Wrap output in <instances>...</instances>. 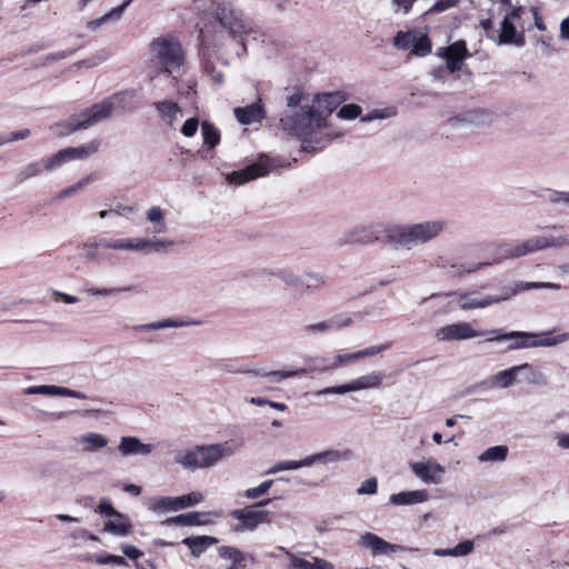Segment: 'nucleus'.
<instances>
[{
    "label": "nucleus",
    "instance_id": "f257e3e1",
    "mask_svg": "<svg viewBox=\"0 0 569 569\" xmlns=\"http://www.w3.org/2000/svg\"><path fill=\"white\" fill-rule=\"evenodd\" d=\"M280 122L284 131L302 140V148L306 151L321 150L332 140L330 133L326 132V116L311 104L287 111L280 118Z\"/></svg>",
    "mask_w": 569,
    "mask_h": 569
},
{
    "label": "nucleus",
    "instance_id": "f03ea898",
    "mask_svg": "<svg viewBox=\"0 0 569 569\" xmlns=\"http://www.w3.org/2000/svg\"><path fill=\"white\" fill-rule=\"evenodd\" d=\"M134 90H126L113 94L91 107L68 117L66 120L56 123L52 128L59 136H69L76 131L86 130L98 122L111 117L113 110L128 111L134 109L132 99Z\"/></svg>",
    "mask_w": 569,
    "mask_h": 569
},
{
    "label": "nucleus",
    "instance_id": "7ed1b4c3",
    "mask_svg": "<svg viewBox=\"0 0 569 569\" xmlns=\"http://www.w3.org/2000/svg\"><path fill=\"white\" fill-rule=\"evenodd\" d=\"M442 220H428L419 223L390 224L386 228V240L395 248L411 250L417 246L427 243L445 230Z\"/></svg>",
    "mask_w": 569,
    "mask_h": 569
},
{
    "label": "nucleus",
    "instance_id": "20e7f679",
    "mask_svg": "<svg viewBox=\"0 0 569 569\" xmlns=\"http://www.w3.org/2000/svg\"><path fill=\"white\" fill-rule=\"evenodd\" d=\"M241 445L233 440L212 445L196 446L174 453V462L187 470L209 469L220 460L233 456Z\"/></svg>",
    "mask_w": 569,
    "mask_h": 569
},
{
    "label": "nucleus",
    "instance_id": "39448f33",
    "mask_svg": "<svg viewBox=\"0 0 569 569\" xmlns=\"http://www.w3.org/2000/svg\"><path fill=\"white\" fill-rule=\"evenodd\" d=\"M489 338L486 342L507 341V351L531 348H550L569 341V332H562L552 336L551 331L529 332V331H510L505 332L502 329L488 330Z\"/></svg>",
    "mask_w": 569,
    "mask_h": 569
},
{
    "label": "nucleus",
    "instance_id": "423d86ee",
    "mask_svg": "<svg viewBox=\"0 0 569 569\" xmlns=\"http://www.w3.org/2000/svg\"><path fill=\"white\" fill-rule=\"evenodd\" d=\"M184 62V52L178 40L172 37L154 38L149 44V64L157 73H164L173 80L180 76Z\"/></svg>",
    "mask_w": 569,
    "mask_h": 569
},
{
    "label": "nucleus",
    "instance_id": "0eeeda50",
    "mask_svg": "<svg viewBox=\"0 0 569 569\" xmlns=\"http://www.w3.org/2000/svg\"><path fill=\"white\" fill-rule=\"evenodd\" d=\"M560 288H561L560 284L553 283V282L518 281V282H515L512 286L502 287L500 296H492V295L480 296V295H476L475 292L461 293L459 297V307L462 310L482 309V308H488L492 305L506 301L522 291L532 290V289L559 290Z\"/></svg>",
    "mask_w": 569,
    "mask_h": 569
},
{
    "label": "nucleus",
    "instance_id": "6e6552de",
    "mask_svg": "<svg viewBox=\"0 0 569 569\" xmlns=\"http://www.w3.org/2000/svg\"><path fill=\"white\" fill-rule=\"evenodd\" d=\"M212 16L232 37L242 36L251 31L249 19L232 1H212Z\"/></svg>",
    "mask_w": 569,
    "mask_h": 569
},
{
    "label": "nucleus",
    "instance_id": "1a4fd4ad",
    "mask_svg": "<svg viewBox=\"0 0 569 569\" xmlns=\"http://www.w3.org/2000/svg\"><path fill=\"white\" fill-rule=\"evenodd\" d=\"M562 246H569V234L532 237L516 246H503L502 253L507 259H515L542 249Z\"/></svg>",
    "mask_w": 569,
    "mask_h": 569
},
{
    "label": "nucleus",
    "instance_id": "9d476101",
    "mask_svg": "<svg viewBox=\"0 0 569 569\" xmlns=\"http://www.w3.org/2000/svg\"><path fill=\"white\" fill-rule=\"evenodd\" d=\"M270 501V499H266L253 507L232 510L231 517L239 521L234 530L237 532L253 531L259 525L270 523L269 517L271 512L269 510L258 509V507L267 506Z\"/></svg>",
    "mask_w": 569,
    "mask_h": 569
},
{
    "label": "nucleus",
    "instance_id": "9b49d317",
    "mask_svg": "<svg viewBox=\"0 0 569 569\" xmlns=\"http://www.w3.org/2000/svg\"><path fill=\"white\" fill-rule=\"evenodd\" d=\"M270 169L271 164L269 158L261 156L257 162L227 174V181L229 183L240 186L250 180L267 176L270 172Z\"/></svg>",
    "mask_w": 569,
    "mask_h": 569
},
{
    "label": "nucleus",
    "instance_id": "f8f14e48",
    "mask_svg": "<svg viewBox=\"0 0 569 569\" xmlns=\"http://www.w3.org/2000/svg\"><path fill=\"white\" fill-rule=\"evenodd\" d=\"M482 336H488V330H475L468 322L447 325L436 331V338L439 341L467 340Z\"/></svg>",
    "mask_w": 569,
    "mask_h": 569
},
{
    "label": "nucleus",
    "instance_id": "ddd939ff",
    "mask_svg": "<svg viewBox=\"0 0 569 569\" xmlns=\"http://www.w3.org/2000/svg\"><path fill=\"white\" fill-rule=\"evenodd\" d=\"M522 11V7H517L505 16L501 22L499 43H515L517 47L525 46L523 34L517 36L516 27L513 24V21L520 17Z\"/></svg>",
    "mask_w": 569,
    "mask_h": 569
},
{
    "label": "nucleus",
    "instance_id": "4468645a",
    "mask_svg": "<svg viewBox=\"0 0 569 569\" xmlns=\"http://www.w3.org/2000/svg\"><path fill=\"white\" fill-rule=\"evenodd\" d=\"M203 500V496L200 492H191L180 497H163L154 502L153 511L169 510L177 511L188 507L198 505Z\"/></svg>",
    "mask_w": 569,
    "mask_h": 569
},
{
    "label": "nucleus",
    "instance_id": "2eb2a0df",
    "mask_svg": "<svg viewBox=\"0 0 569 569\" xmlns=\"http://www.w3.org/2000/svg\"><path fill=\"white\" fill-rule=\"evenodd\" d=\"M409 467L417 478L425 483L438 485L442 480L445 473V467L436 461L427 462H409Z\"/></svg>",
    "mask_w": 569,
    "mask_h": 569
},
{
    "label": "nucleus",
    "instance_id": "dca6fc26",
    "mask_svg": "<svg viewBox=\"0 0 569 569\" xmlns=\"http://www.w3.org/2000/svg\"><path fill=\"white\" fill-rule=\"evenodd\" d=\"M438 54L446 58L447 69L451 73L461 70L465 59L469 56L463 40L456 41L447 48L439 49Z\"/></svg>",
    "mask_w": 569,
    "mask_h": 569
},
{
    "label": "nucleus",
    "instance_id": "f3484780",
    "mask_svg": "<svg viewBox=\"0 0 569 569\" xmlns=\"http://www.w3.org/2000/svg\"><path fill=\"white\" fill-rule=\"evenodd\" d=\"M359 545L362 548L370 549L372 556L390 555L405 550L402 546L392 545L372 532H366L361 535Z\"/></svg>",
    "mask_w": 569,
    "mask_h": 569
},
{
    "label": "nucleus",
    "instance_id": "a211bd4d",
    "mask_svg": "<svg viewBox=\"0 0 569 569\" xmlns=\"http://www.w3.org/2000/svg\"><path fill=\"white\" fill-rule=\"evenodd\" d=\"M236 119L244 126L261 122L266 118V110L262 100L259 98L253 103L233 109Z\"/></svg>",
    "mask_w": 569,
    "mask_h": 569
},
{
    "label": "nucleus",
    "instance_id": "6ab92c4d",
    "mask_svg": "<svg viewBox=\"0 0 569 569\" xmlns=\"http://www.w3.org/2000/svg\"><path fill=\"white\" fill-rule=\"evenodd\" d=\"M153 450V445L143 443L139 438L133 436L121 437L118 445V451L122 456H149Z\"/></svg>",
    "mask_w": 569,
    "mask_h": 569
},
{
    "label": "nucleus",
    "instance_id": "aec40b11",
    "mask_svg": "<svg viewBox=\"0 0 569 569\" xmlns=\"http://www.w3.org/2000/svg\"><path fill=\"white\" fill-rule=\"evenodd\" d=\"M429 493L426 489L402 491L389 497V502L395 506H410L427 501Z\"/></svg>",
    "mask_w": 569,
    "mask_h": 569
},
{
    "label": "nucleus",
    "instance_id": "412c9836",
    "mask_svg": "<svg viewBox=\"0 0 569 569\" xmlns=\"http://www.w3.org/2000/svg\"><path fill=\"white\" fill-rule=\"evenodd\" d=\"M83 452H94L108 446V439L101 433L88 432L74 438Z\"/></svg>",
    "mask_w": 569,
    "mask_h": 569
},
{
    "label": "nucleus",
    "instance_id": "4be33fe9",
    "mask_svg": "<svg viewBox=\"0 0 569 569\" xmlns=\"http://www.w3.org/2000/svg\"><path fill=\"white\" fill-rule=\"evenodd\" d=\"M308 367L299 368L301 376L303 375H313V373H323L328 371L336 370L333 358L326 356H315L307 358Z\"/></svg>",
    "mask_w": 569,
    "mask_h": 569
},
{
    "label": "nucleus",
    "instance_id": "5701e85b",
    "mask_svg": "<svg viewBox=\"0 0 569 569\" xmlns=\"http://www.w3.org/2000/svg\"><path fill=\"white\" fill-rule=\"evenodd\" d=\"M201 38V54L203 59V70L204 72L211 78V80L217 83L221 84L223 82L224 76L221 70H217L216 66L213 64L211 58L213 54V50H211L203 38V32H200Z\"/></svg>",
    "mask_w": 569,
    "mask_h": 569
},
{
    "label": "nucleus",
    "instance_id": "b1692460",
    "mask_svg": "<svg viewBox=\"0 0 569 569\" xmlns=\"http://www.w3.org/2000/svg\"><path fill=\"white\" fill-rule=\"evenodd\" d=\"M379 239L373 226H361L349 231L345 237L346 243H370Z\"/></svg>",
    "mask_w": 569,
    "mask_h": 569
},
{
    "label": "nucleus",
    "instance_id": "393cba45",
    "mask_svg": "<svg viewBox=\"0 0 569 569\" xmlns=\"http://www.w3.org/2000/svg\"><path fill=\"white\" fill-rule=\"evenodd\" d=\"M386 376L381 371H371L367 375L360 376L351 381L353 392L365 389H378L382 385Z\"/></svg>",
    "mask_w": 569,
    "mask_h": 569
},
{
    "label": "nucleus",
    "instance_id": "a878e982",
    "mask_svg": "<svg viewBox=\"0 0 569 569\" xmlns=\"http://www.w3.org/2000/svg\"><path fill=\"white\" fill-rule=\"evenodd\" d=\"M289 567L292 569H333V565L327 560L312 557L311 560L302 559L293 553L287 552Z\"/></svg>",
    "mask_w": 569,
    "mask_h": 569
},
{
    "label": "nucleus",
    "instance_id": "bb28decb",
    "mask_svg": "<svg viewBox=\"0 0 569 569\" xmlns=\"http://www.w3.org/2000/svg\"><path fill=\"white\" fill-rule=\"evenodd\" d=\"M182 543L190 549L193 557H199L209 547L217 545L218 539L211 536H194L184 538Z\"/></svg>",
    "mask_w": 569,
    "mask_h": 569
},
{
    "label": "nucleus",
    "instance_id": "cd10ccee",
    "mask_svg": "<svg viewBox=\"0 0 569 569\" xmlns=\"http://www.w3.org/2000/svg\"><path fill=\"white\" fill-rule=\"evenodd\" d=\"M156 110L168 126L172 127L177 117L181 114V108L171 100L158 101L153 103Z\"/></svg>",
    "mask_w": 569,
    "mask_h": 569
},
{
    "label": "nucleus",
    "instance_id": "c85d7f7f",
    "mask_svg": "<svg viewBox=\"0 0 569 569\" xmlns=\"http://www.w3.org/2000/svg\"><path fill=\"white\" fill-rule=\"evenodd\" d=\"M100 144L101 141L99 139H94L87 144L66 148V151L68 153L70 161L84 160L90 156L97 153L99 151Z\"/></svg>",
    "mask_w": 569,
    "mask_h": 569
},
{
    "label": "nucleus",
    "instance_id": "c756f323",
    "mask_svg": "<svg viewBox=\"0 0 569 569\" xmlns=\"http://www.w3.org/2000/svg\"><path fill=\"white\" fill-rule=\"evenodd\" d=\"M114 518V520H108L104 523L103 531L119 537L129 535L131 531V523L128 516L120 512Z\"/></svg>",
    "mask_w": 569,
    "mask_h": 569
},
{
    "label": "nucleus",
    "instance_id": "7c9ffc66",
    "mask_svg": "<svg viewBox=\"0 0 569 569\" xmlns=\"http://www.w3.org/2000/svg\"><path fill=\"white\" fill-rule=\"evenodd\" d=\"M495 119V113L488 109H472L462 114V121L473 126H489Z\"/></svg>",
    "mask_w": 569,
    "mask_h": 569
},
{
    "label": "nucleus",
    "instance_id": "2f4dec72",
    "mask_svg": "<svg viewBox=\"0 0 569 569\" xmlns=\"http://www.w3.org/2000/svg\"><path fill=\"white\" fill-rule=\"evenodd\" d=\"M343 100L345 98L340 92L319 93L315 98L318 106L326 111V113H323L326 118L331 114Z\"/></svg>",
    "mask_w": 569,
    "mask_h": 569
},
{
    "label": "nucleus",
    "instance_id": "473e14b6",
    "mask_svg": "<svg viewBox=\"0 0 569 569\" xmlns=\"http://www.w3.org/2000/svg\"><path fill=\"white\" fill-rule=\"evenodd\" d=\"M517 368L520 382L529 385H545L546 378L543 373L537 370L532 365L521 363L518 365Z\"/></svg>",
    "mask_w": 569,
    "mask_h": 569
},
{
    "label": "nucleus",
    "instance_id": "72a5a7b5",
    "mask_svg": "<svg viewBox=\"0 0 569 569\" xmlns=\"http://www.w3.org/2000/svg\"><path fill=\"white\" fill-rule=\"evenodd\" d=\"M509 449L507 446H493L486 449L478 456V461L481 463H497L503 462L508 457Z\"/></svg>",
    "mask_w": 569,
    "mask_h": 569
},
{
    "label": "nucleus",
    "instance_id": "f704fd0d",
    "mask_svg": "<svg viewBox=\"0 0 569 569\" xmlns=\"http://www.w3.org/2000/svg\"><path fill=\"white\" fill-rule=\"evenodd\" d=\"M518 368L513 366L509 369L501 370L492 377V383L499 388L506 389L519 383Z\"/></svg>",
    "mask_w": 569,
    "mask_h": 569
},
{
    "label": "nucleus",
    "instance_id": "c9c22d12",
    "mask_svg": "<svg viewBox=\"0 0 569 569\" xmlns=\"http://www.w3.org/2000/svg\"><path fill=\"white\" fill-rule=\"evenodd\" d=\"M132 0H124L120 6L112 8L108 13L102 17L91 20L87 23L88 29L96 30L100 28L102 24L110 20H118L122 16L123 11L129 7Z\"/></svg>",
    "mask_w": 569,
    "mask_h": 569
},
{
    "label": "nucleus",
    "instance_id": "e433bc0d",
    "mask_svg": "<svg viewBox=\"0 0 569 569\" xmlns=\"http://www.w3.org/2000/svg\"><path fill=\"white\" fill-rule=\"evenodd\" d=\"M491 263L489 261L483 262H470V263H462V262H453L450 264L449 276L450 277H462L465 274L477 272L478 270L490 266Z\"/></svg>",
    "mask_w": 569,
    "mask_h": 569
},
{
    "label": "nucleus",
    "instance_id": "4c0bfd02",
    "mask_svg": "<svg viewBox=\"0 0 569 569\" xmlns=\"http://www.w3.org/2000/svg\"><path fill=\"white\" fill-rule=\"evenodd\" d=\"M147 220L152 223V231L154 233H164L168 230L164 221V214L160 207H151L146 212Z\"/></svg>",
    "mask_w": 569,
    "mask_h": 569
},
{
    "label": "nucleus",
    "instance_id": "58836bf2",
    "mask_svg": "<svg viewBox=\"0 0 569 569\" xmlns=\"http://www.w3.org/2000/svg\"><path fill=\"white\" fill-rule=\"evenodd\" d=\"M93 247H102V248L113 249V250L132 251V238H119V239L101 238V239L94 241Z\"/></svg>",
    "mask_w": 569,
    "mask_h": 569
},
{
    "label": "nucleus",
    "instance_id": "ea45409f",
    "mask_svg": "<svg viewBox=\"0 0 569 569\" xmlns=\"http://www.w3.org/2000/svg\"><path fill=\"white\" fill-rule=\"evenodd\" d=\"M303 467H310V460L309 456L305 457L301 460H283L274 466H272L270 469H268L267 475H276L281 471L286 470H297Z\"/></svg>",
    "mask_w": 569,
    "mask_h": 569
},
{
    "label": "nucleus",
    "instance_id": "a19ab883",
    "mask_svg": "<svg viewBox=\"0 0 569 569\" xmlns=\"http://www.w3.org/2000/svg\"><path fill=\"white\" fill-rule=\"evenodd\" d=\"M347 455H348V451L342 452V451L335 450V449L313 453V455L309 456L310 466H312L316 462L333 463V462L339 461Z\"/></svg>",
    "mask_w": 569,
    "mask_h": 569
},
{
    "label": "nucleus",
    "instance_id": "79ce46f5",
    "mask_svg": "<svg viewBox=\"0 0 569 569\" xmlns=\"http://www.w3.org/2000/svg\"><path fill=\"white\" fill-rule=\"evenodd\" d=\"M201 133L203 138V146L208 149L214 148L220 141L219 130L208 121L202 122Z\"/></svg>",
    "mask_w": 569,
    "mask_h": 569
},
{
    "label": "nucleus",
    "instance_id": "37998d69",
    "mask_svg": "<svg viewBox=\"0 0 569 569\" xmlns=\"http://www.w3.org/2000/svg\"><path fill=\"white\" fill-rule=\"evenodd\" d=\"M202 516L203 515L200 512H189L169 518L166 523L177 526H199L203 523L201 520Z\"/></svg>",
    "mask_w": 569,
    "mask_h": 569
},
{
    "label": "nucleus",
    "instance_id": "c03bdc74",
    "mask_svg": "<svg viewBox=\"0 0 569 569\" xmlns=\"http://www.w3.org/2000/svg\"><path fill=\"white\" fill-rule=\"evenodd\" d=\"M184 323L179 322L172 319H163L160 321L149 322L144 325H137L133 327L136 331H151V330H160V329H167V328H179L182 327Z\"/></svg>",
    "mask_w": 569,
    "mask_h": 569
},
{
    "label": "nucleus",
    "instance_id": "a18cd8bd",
    "mask_svg": "<svg viewBox=\"0 0 569 569\" xmlns=\"http://www.w3.org/2000/svg\"><path fill=\"white\" fill-rule=\"evenodd\" d=\"M43 169L42 159L40 161L30 162L17 174V181L21 183L30 178L37 177Z\"/></svg>",
    "mask_w": 569,
    "mask_h": 569
},
{
    "label": "nucleus",
    "instance_id": "49530a36",
    "mask_svg": "<svg viewBox=\"0 0 569 569\" xmlns=\"http://www.w3.org/2000/svg\"><path fill=\"white\" fill-rule=\"evenodd\" d=\"M69 161H70V159L68 157L66 148L59 150L57 153H54L53 156H51L49 158L42 159L43 168L47 171L54 170L56 168H58Z\"/></svg>",
    "mask_w": 569,
    "mask_h": 569
},
{
    "label": "nucleus",
    "instance_id": "de8ad7c7",
    "mask_svg": "<svg viewBox=\"0 0 569 569\" xmlns=\"http://www.w3.org/2000/svg\"><path fill=\"white\" fill-rule=\"evenodd\" d=\"M218 555L221 559L228 560L231 563H241L244 560V555L239 549L231 546L219 547Z\"/></svg>",
    "mask_w": 569,
    "mask_h": 569
},
{
    "label": "nucleus",
    "instance_id": "09e8293b",
    "mask_svg": "<svg viewBox=\"0 0 569 569\" xmlns=\"http://www.w3.org/2000/svg\"><path fill=\"white\" fill-rule=\"evenodd\" d=\"M62 387L58 386H31L24 389V395H42L61 397Z\"/></svg>",
    "mask_w": 569,
    "mask_h": 569
},
{
    "label": "nucleus",
    "instance_id": "8fccbe9b",
    "mask_svg": "<svg viewBox=\"0 0 569 569\" xmlns=\"http://www.w3.org/2000/svg\"><path fill=\"white\" fill-rule=\"evenodd\" d=\"M92 181V178L90 176L82 178L73 186L62 190L57 197V200H62L69 197H72L77 194L78 192L82 191L87 184H89Z\"/></svg>",
    "mask_w": 569,
    "mask_h": 569
},
{
    "label": "nucleus",
    "instance_id": "3c124183",
    "mask_svg": "<svg viewBox=\"0 0 569 569\" xmlns=\"http://www.w3.org/2000/svg\"><path fill=\"white\" fill-rule=\"evenodd\" d=\"M133 290V286H128L124 288H87L86 292L89 296L92 297H107V296H114L120 292H129Z\"/></svg>",
    "mask_w": 569,
    "mask_h": 569
},
{
    "label": "nucleus",
    "instance_id": "603ef678",
    "mask_svg": "<svg viewBox=\"0 0 569 569\" xmlns=\"http://www.w3.org/2000/svg\"><path fill=\"white\" fill-rule=\"evenodd\" d=\"M273 482H274L273 479L266 480L254 488L247 489L244 491L243 496L247 499H251V500L258 499V498L262 497L263 495H266L270 490Z\"/></svg>",
    "mask_w": 569,
    "mask_h": 569
},
{
    "label": "nucleus",
    "instance_id": "864d4df0",
    "mask_svg": "<svg viewBox=\"0 0 569 569\" xmlns=\"http://www.w3.org/2000/svg\"><path fill=\"white\" fill-rule=\"evenodd\" d=\"M302 371L296 370H276L263 372L262 377L269 379L271 382H279L286 378H292L297 376H301Z\"/></svg>",
    "mask_w": 569,
    "mask_h": 569
},
{
    "label": "nucleus",
    "instance_id": "5fc2aeb1",
    "mask_svg": "<svg viewBox=\"0 0 569 569\" xmlns=\"http://www.w3.org/2000/svg\"><path fill=\"white\" fill-rule=\"evenodd\" d=\"M412 52L417 56H426L431 51V43L427 36H415V42L411 47Z\"/></svg>",
    "mask_w": 569,
    "mask_h": 569
},
{
    "label": "nucleus",
    "instance_id": "6e6d98bb",
    "mask_svg": "<svg viewBox=\"0 0 569 569\" xmlns=\"http://www.w3.org/2000/svg\"><path fill=\"white\" fill-rule=\"evenodd\" d=\"M361 114V107L356 103L345 104L337 112V117L343 120H352Z\"/></svg>",
    "mask_w": 569,
    "mask_h": 569
},
{
    "label": "nucleus",
    "instance_id": "4d7b16f0",
    "mask_svg": "<svg viewBox=\"0 0 569 569\" xmlns=\"http://www.w3.org/2000/svg\"><path fill=\"white\" fill-rule=\"evenodd\" d=\"M546 199L553 204H562L569 208V191L548 190Z\"/></svg>",
    "mask_w": 569,
    "mask_h": 569
},
{
    "label": "nucleus",
    "instance_id": "13d9d810",
    "mask_svg": "<svg viewBox=\"0 0 569 569\" xmlns=\"http://www.w3.org/2000/svg\"><path fill=\"white\" fill-rule=\"evenodd\" d=\"M415 42V34L410 32H398L393 38V46L401 50L411 49Z\"/></svg>",
    "mask_w": 569,
    "mask_h": 569
},
{
    "label": "nucleus",
    "instance_id": "bf43d9fd",
    "mask_svg": "<svg viewBox=\"0 0 569 569\" xmlns=\"http://www.w3.org/2000/svg\"><path fill=\"white\" fill-rule=\"evenodd\" d=\"M277 276L282 282L290 287H298L303 283L300 277L291 270H279Z\"/></svg>",
    "mask_w": 569,
    "mask_h": 569
},
{
    "label": "nucleus",
    "instance_id": "052dcab7",
    "mask_svg": "<svg viewBox=\"0 0 569 569\" xmlns=\"http://www.w3.org/2000/svg\"><path fill=\"white\" fill-rule=\"evenodd\" d=\"M475 549L471 540H463L452 548V557H465L470 555Z\"/></svg>",
    "mask_w": 569,
    "mask_h": 569
},
{
    "label": "nucleus",
    "instance_id": "680f3d73",
    "mask_svg": "<svg viewBox=\"0 0 569 569\" xmlns=\"http://www.w3.org/2000/svg\"><path fill=\"white\" fill-rule=\"evenodd\" d=\"M378 490V481L377 478L371 477L366 479L360 487L357 489V493L360 496L363 495H375Z\"/></svg>",
    "mask_w": 569,
    "mask_h": 569
},
{
    "label": "nucleus",
    "instance_id": "e2e57ef3",
    "mask_svg": "<svg viewBox=\"0 0 569 569\" xmlns=\"http://www.w3.org/2000/svg\"><path fill=\"white\" fill-rule=\"evenodd\" d=\"M96 512H98L102 516H108V517H116L120 513L119 511H117L113 508L111 501L108 498L100 499L99 505L96 509Z\"/></svg>",
    "mask_w": 569,
    "mask_h": 569
},
{
    "label": "nucleus",
    "instance_id": "0e129e2a",
    "mask_svg": "<svg viewBox=\"0 0 569 569\" xmlns=\"http://www.w3.org/2000/svg\"><path fill=\"white\" fill-rule=\"evenodd\" d=\"M333 358L336 369L348 365L349 362L360 360L359 351L350 352V353H339Z\"/></svg>",
    "mask_w": 569,
    "mask_h": 569
},
{
    "label": "nucleus",
    "instance_id": "69168bd1",
    "mask_svg": "<svg viewBox=\"0 0 569 569\" xmlns=\"http://www.w3.org/2000/svg\"><path fill=\"white\" fill-rule=\"evenodd\" d=\"M31 131L29 129H21L17 131L9 132L7 134L0 136L1 140L3 141V144L9 142H14L19 140L27 139L30 136Z\"/></svg>",
    "mask_w": 569,
    "mask_h": 569
},
{
    "label": "nucleus",
    "instance_id": "338daca9",
    "mask_svg": "<svg viewBox=\"0 0 569 569\" xmlns=\"http://www.w3.org/2000/svg\"><path fill=\"white\" fill-rule=\"evenodd\" d=\"M326 283L325 276L319 273H310L308 274L307 281L302 284L306 286L309 290L320 289Z\"/></svg>",
    "mask_w": 569,
    "mask_h": 569
},
{
    "label": "nucleus",
    "instance_id": "774afa93",
    "mask_svg": "<svg viewBox=\"0 0 569 569\" xmlns=\"http://www.w3.org/2000/svg\"><path fill=\"white\" fill-rule=\"evenodd\" d=\"M198 128H199V120H198V118L192 117V118H189L188 120H186V122L183 123V126L181 128V133L187 138H191L197 133Z\"/></svg>",
    "mask_w": 569,
    "mask_h": 569
}]
</instances>
